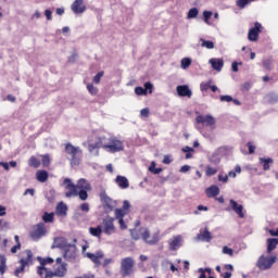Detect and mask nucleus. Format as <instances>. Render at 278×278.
Wrapping results in <instances>:
<instances>
[{"instance_id": "864d4df0", "label": "nucleus", "mask_w": 278, "mask_h": 278, "mask_svg": "<svg viewBox=\"0 0 278 278\" xmlns=\"http://www.w3.org/2000/svg\"><path fill=\"white\" fill-rule=\"evenodd\" d=\"M223 253H224V255H230V257H232V255H233V250H232L231 248L225 245V247L223 248Z\"/></svg>"}, {"instance_id": "cd10ccee", "label": "nucleus", "mask_w": 278, "mask_h": 278, "mask_svg": "<svg viewBox=\"0 0 278 278\" xmlns=\"http://www.w3.org/2000/svg\"><path fill=\"white\" fill-rule=\"evenodd\" d=\"M198 240H201L202 242H210L212 240V232L206 228L202 233L198 235Z\"/></svg>"}, {"instance_id": "ea45409f", "label": "nucleus", "mask_w": 278, "mask_h": 278, "mask_svg": "<svg viewBox=\"0 0 278 278\" xmlns=\"http://www.w3.org/2000/svg\"><path fill=\"white\" fill-rule=\"evenodd\" d=\"M218 173V169L212 167V166H206L205 175L206 177H214Z\"/></svg>"}, {"instance_id": "bf43d9fd", "label": "nucleus", "mask_w": 278, "mask_h": 278, "mask_svg": "<svg viewBox=\"0 0 278 278\" xmlns=\"http://www.w3.org/2000/svg\"><path fill=\"white\" fill-rule=\"evenodd\" d=\"M141 118H149V108L142 109L140 111Z\"/></svg>"}, {"instance_id": "4468645a", "label": "nucleus", "mask_w": 278, "mask_h": 278, "mask_svg": "<svg viewBox=\"0 0 278 278\" xmlns=\"http://www.w3.org/2000/svg\"><path fill=\"white\" fill-rule=\"evenodd\" d=\"M195 121L200 125H203V127H213V125H216V119L212 115H199Z\"/></svg>"}, {"instance_id": "9b49d317", "label": "nucleus", "mask_w": 278, "mask_h": 278, "mask_svg": "<svg viewBox=\"0 0 278 278\" xmlns=\"http://www.w3.org/2000/svg\"><path fill=\"white\" fill-rule=\"evenodd\" d=\"M114 218L113 217H106L103 219V233L106 236H112V233H116V226H114Z\"/></svg>"}, {"instance_id": "5701e85b", "label": "nucleus", "mask_w": 278, "mask_h": 278, "mask_svg": "<svg viewBox=\"0 0 278 278\" xmlns=\"http://www.w3.org/2000/svg\"><path fill=\"white\" fill-rule=\"evenodd\" d=\"M115 182L122 190H127V188H129V180L125 176H116Z\"/></svg>"}, {"instance_id": "a18cd8bd", "label": "nucleus", "mask_w": 278, "mask_h": 278, "mask_svg": "<svg viewBox=\"0 0 278 278\" xmlns=\"http://www.w3.org/2000/svg\"><path fill=\"white\" fill-rule=\"evenodd\" d=\"M211 87H212V80H208L207 83H201L200 90L202 92H205V91L210 90Z\"/></svg>"}, {"instance_id": "9d476101", "label": "nucleus", "mask_w": 278, "mask_h": 278, "mask_svg": "<svg viewBox=\"0 0 278 278\" xmlns=\"http://www.w3.org/2000/svg\"><path fill=\"white\" fill-rule=\"evenodd\" d=\"M141 238L146 242V244H150L151 247H153L160 242V232H154L151 237V232H149V229H144Z\"/></svg>"}, {"instance_id": "2eb2a0df", "label": "nucleus", "mask_w": 278, "mask_h": 278, "mask_svg": "<svg viewBox=\"0 0 278 278\" xmlns=\"http://www.w3.org/2000/svg\"><path fill=\"white\" fill-rule=\"evenodd\" d=\"M176 92L178 97H187V99L192 98V90L188 85H179L176 87Z\"/></svg>"}, {"instance_id": "bb28decb", "label": "nucleus", "mask_w": 278, "mask_h": 278, "mask_svg": "<svg viewBox=\"0 0 278 278\" xmlns=\"http://www.w3.org/2000/svg\"><path fill=\"white\" fill-rule=\"evenodd\" d=\"M96 142L100 149H105V151H108L110 139H106L105 136L98 137Z\"/></svg>"}, {"instance_id": "4d7b16f0", "label": "nucleus", "mask_w": 278, "mask_h": 278, "mask_svg": "<svg viewBox=\"0 0 278 278\" xmlns=\"http://www.w3.org/2000/svg\"><path fill=\"white\" fill-rule=\"evenodd\" d=\"M103 75H104L103 72H99V73L93 77L94 84H101V77H103Z\"/></svg>"}, {"instance_id": "338daca9", "label": "nucleus", "mask_w": 278, "mask_h": 278, "mask_svg": "<svg viewBox=\"0 0 278 278\" xmlns=\"http://www.w3.org/2000/svg\"><path fill=\"white\" fill-rule=\"evenodd\" d=\"M129 207H131V204H129V201H124L123 202V212H127V210H129Z\"/></svg>"}, {"instance_id": "7ed1b4c3", "label": "nucleus", "mask_w": 278, "mask_h": 278, "mask_svg": "<svg viewBox=\"0 0 278 278\" xmlns=\"http://www.w3.org/2000/svg\"><path fill=\"white\" fill-rule=\"evenodd\" d=\"M65 153L70 155L71 166H79L81 164V155L84 151L79 147H75L72 143H65Z\"/></svg>"}, {"instance_id": "473e14b6", "label": "nucleus", "mask_w": 278, "mask_h": 278, "mask_svg": "<svg viewBox=\"0 0 278 278\" xmlns=\"http://www.w3.org/2000/svg\"><path fill=\"white\" fill-rule=\"evenodd\" d=\"M253 1L255 0H237L236 5L237 8H240V10H244V8H247V5L250 3H253Z\"/></svg>"}, {"instance_id": "4be33fe9", "label": "nucleus", "mask_w": 278, "mask_h": 278, "mask_svg": "<svg viewBox=\"0 0 278 278\" xmlns=\"http://www.w3.org/2000/svg\"><path fill=\"white\" fill-rule=\"evenodd\" d=\"M66 263L61 264L59 267L55 268L54 271H52V277H65L66 276Z\"/></svg>"}, {"instance_id": "052dcab7", "label": "nucleus", "mask_w": 278, "mask_h": 278, "mask_svg": "<svg viewBox=\"0 0 278 278\" xmlns=\"http://www.w3.org/2000/svg\"><path fill=\"white\" fill-rule=\"evenodd\" d=\"M80 210H81V212H85L86 214H88V212H90V204H88V203H83V204L80 205Z\"/></svg>"}, {"instance_id": "1a4fd4ad", "label": "nucleus", "mask_w": 278, "mask_h": 278, "mask_svg": "<svg viewBox=\"0 0 278 278\" xmlns=\"http://www.w3.org/2000/svg\"><path fill=\"white\" fill-rule=\"evenodd\" d=\"M43 236H47V227H45V223H39L30 232V238L37 242V240H40V238H43Z\"/></svg>"}, {"instance_id": "e433bc0d", "label": "nucleus", "mask_w": 278, "mask_h": 278, "mask_svg": "<svg viewBox=\"0 0 278 278\" xmlns=\"http://www.w3.org/2000/svg\"><path fill=\"white\" fill-rule=\"evenodd\" d=\"M55 217L54 213H43L42 220L43 223H53V218Z\"/></svg>"}, {"instance_id": "f8f14e48", "label": "nucleus", "mask_w": 278, "mask_h": 278, "mask_svg": "<svg viewBox=\"0 0 278 278\" xmlns=\"http://www.w3.org/2000/svg\"><path fill=\"white\" fill-rule=\"evenodd\" d=\"M260 34H262V24L260 22H255L254 27H252L248 33V39L250 42H256L260 38Z\"/></svg>"}, {"instance_id": "dca6fc26", "label": "nucleus", "mask_w": 278, "mask_h": 278, "mask_svg": "<svg viewBox=\"0 0 278 278\" xmlns=\"http://www.w3.org/2000/svg\"><path fill=\"white\" fill-rule=\"evenodd\" d=\"M127 215V212L123 211V208H115V218L118 220V225L121 229L125 230L127 229V225H125V216Z\"/></svg>"}, {"instance_id": "09e8293b", "label": "nucleus", "mask_w": 278, "mask_h": 278, "mask_svg": "<svg viewBox=\"0 0 278 278\" xmlns=\"http://www.w3.org/2000/svg\"><path fill=\"white\" fill-rule=\"evenodd\" d=\"M135 93L138 94L139 97H142V96L147 94V89H144L142 87H136Z\"/></svg>"}, {"instance_id": "4c0bfd02", "label": "nucleus", "mask_w": 278, "mask_h": 278, "mask_svg": "<svg viewBox=\"0 0 278 278\" xmlns=\"http://www.w3.org/2000/svg\"><path fill=\"white\" fill-rule=\"evenodd\" d=\"M7 258L3 255H0V275H5V268H7Z\"/></svg>"}, {"instance_id": "58836bf2", "label": "nucleus", "mask_w": 278, "mask_h": 278, "mask_svg": "<svg viewBox=\"0 0 278 278\" xmlns=\"http://www.w3.org/2000/svg\"><path fill=\"white\" fill-rule=\"evenodd\" d=\"M201 47H204L205 49H214V42L210 40H205L203 38L200 39Z\"/></svg>"}, {"instance_id": "a878e982", "label": "nucleus", "mask_w": 278, "mask_h": 278, "mask_svg": "<svg viewBox=\"0 0 278 278\" xmlns=\"http://www.w3.org/2000/svg\"><path fill=\"white\" fill-rule=\"evenodd\" d=\"M37 181L45 184L49 179V173L47 170H38L36 173Z\"/></svg>"}, {"instance_id": "2f4dec72", "label": "nucleus", "mask_w": 278, "mask_h": 278, "mask_svg": "<svg viewBox=\"0 0 278 278\" xmlns=\"http://www.w3.org/2000/svg\"><path fill=\"white\" fill-rule=\"evenodd\" d=\"M265 101L267 103H278V93H275V92H269L265 96Z\"/></svg>"}, {"instance_id": "f3484780", "label": "nucleus", "mask_w": 278, "mask_h": 278, "mask_svg": "<svg viewBox=\"0 0 278 278\" xmlns=\"http://www.w3.org/2000/svg\"><path fill=\"white\" fill-rule=\"evenodd\" d=\"M71 8L74 14H84L86 12V5L84 4V0H75L72 3Z\"/></svg>"}, {"instance_id": "69168bd1", "label": "nucleus", "mask_w": 278, "mask_h": 278, "mask_svg": "<svg viewBox=\"0 0 278 278\" xmlns=\"http://www.w3.org/2000/svg\"><path fill=\"white\" fill-rule=\"evenodd\" d=\"M241 90H245V92H249V90H251V83H244L241 86Z\"/></svg>"}, {"instance_id": "603ef678", "label": "nucleus", "mask_w": 278, "mask_h": 278, "mask_svg": "<svg viewBox=\"0 0 278 278\" xmlns=\"http://www.w3.org/2000/svg\"><path fill=\"white\" fill-rule=\"evenodd\" d=\"M98 149H101V148L99 147V143H97V141H96V143H90L88 146L89 153H92V152L97 151Z\"/></svg>"}, {"instance_id": "e2e57ef3", "label": "nucleus", "mask_w": 278, "mask_h": 278, "mask_svg": "<svg viewBox=\"0 0 278 278\" xmlns=\"http://www.w3.org/2000/svg\"><path fill=\"white\" fill-rule=\"evenodd\" d=\"M203 16H204L205 23H207L210 18H212V11H204Z\"/></svg>"}, {"instance_id": "c9c22d12", "label": "nucleus", "mask_w": 278, "mask_h": 278, "mask_svg": "<svg viewBox=\"0 0 278 278\" xmlns=\"http://www.w3.org/2000/svg\"><path fill=\"white\" fill-rule=\"evenodd\" d=\"M37 261L39 262V266H46L47 264H53V258L51 257H46V258H42L41 256H38L37 257Z\"/></svg>"}, {"instance_id": "c756f323", "label": "nucleus", "mask_w": 278, "mask_h": 278, "mask_svg": "<svg viewBox=\"0 0 278 278\" xmlns=\"http://www.w3.org/2000/svg\"><path fill=\"white\" fill-rule=\"evenodd\" d=\"M89 233L93 236V238H101V233H103V227L98 226V227H90L89 228Z\"/></svg>"}, {"instance_id": "5fc2aeb1", "label": "nucleus", "mask_w": 278, "mask_h": 278, "mask_svg": "<svg viewBox=\"0 0 278 278\" xmlns=\"http://www.w3.org/2000/svg\"><path fill=\"white\" fill-rule=\"evenodd\" d=\"M217 179H218V181H220L222 184H227V181H229V176H228V175L219 174V175L217 176Z\"/></svg>"}, {"instance_id": "72a5a7b5", "label": "nucleus", "mask_w": 278, "mask_h": 278, "mask_svg": "<svg viewBox=\"0 0 278 278\" xmlns=\"http://www.w3.org/2000/svg\"><path fill=\"white\" fill-rule=\"evenodd\" d=\"M191 64H192V60L190 58H184L180 61V66H181L182 71L190 68Z\"/></svg>"}, {"instance_id": "412c9836", "label": "nucleus", "mask_w": 278, "mask_h": 278, "mask_svg": "<svg viewBox=\"0 0 278 278\" xmlns=\"http://www.w3.org/2000/svg\"><path fill=\"white\" fill-rule=\"evenodd\" d=\"M184 242V239H181V236H176L173 238V240L169 242V249L170 251H177V249H179V247H181Z\"/></svg>"}, {"instance_id": "6e6d98bb", "label": "nucleus", "mask_w": 278, "mask_h": 278, "mask_svg": "<svg viewBox=\"0 0 278 278\" xmlns=\"http://www.w3.org/2000/svg\"><path fill=\"white\" fill-rule=\"evenodd\" d=\"M130 236L132 240H140V233H138L137 229H130Z\"/></svg>"}, {"instance_id": "c85d7f7f", "label": "nucleus", "mask_w": 278, "mask_h": 278, "mask_svg": "<svg viewBox=\"0 0 278 278\" xmlns=\"http://www.w3.org/2000/svg\"><path fill=\"white\" fill-rule=\"evenodd\" d=\"M66 212H68V206H66L64 202H60L56 205V214H59V216H66Z\"/></svg>"}, {"instance_id": "f257e3e1", "label": "nucleus", "mask_w": 278, "mask_h": 278, "mask_svg": "<svg viewBox=\"0 0 278 278\" xmlns=\"http://www.w3.org/2000/svg\"><path fill=\"white\" fill-rule=\"evenodd\" d=\"M63 184L65 185V197L71 199L72 197H78L80 201H88V192L92 190V185L86 178H80L77 184H73L71 178H65Z\"/></svg>"}, {"instance_id": "b1692460", "label": "nucleus", "mask_w": 278, "mask_h": 278, "mask_svg": "<svg viewBox=\"0 0 278 278\" xmlns=\"http://www.w3.org/2000/svg\"><path fill=\"white\" fill-rule=\"evenodd\" d=\"M206 194L210 199H214L220 194V188H218L216 185H213L206 189Z\"/></svg>"}, {"instance_id": "a211bd4d", "label": "nucleus", "mask_w": 278, "mask_h": 278, "mask_svg": "<svg viewBox=\"0 0 278 278\" xmlns=\"http://www.w3.org/2000/svg\"><path fill=\"white\" fill-rule=\"evenodd\" d=\"M231 210L237 213L239 218H244V206L242 204H238L236 200H230Z\"/></svg>"}, {"instance_id": "79ce46f5", "label": "nucleus", "mask_w": 278, "mask_h": 278, "mask_svg": "<svg viewBox=\"0 0 278 278\" xmlns=\"http://www.w3.org/2000/svg\"><path fill=\"white\" fill-rule=\"evenodd\" d=\"M199 16V9L192 8L189 10L187 18H197Z\"/></svg>"}, {"instance_id": "c03bdc74", "label": "nucleus", "mask_w": 278, "mask_h": 278, "mask_svg": "<svg viewBox=\"0 0 278 278\" xmlns=\"http://www.w3.org/2000/svg\"><path fill=\"white\" fill-rule=\"evenodd\" d=\"M46 199H48V201L50 203H53V201H55V191H54V189L49 190V192L46 194Z\"/></svg>"}, {"instance_id": "f03ea898", "label": "nucleus", "mask_w": 278, "mask_h": 278, "mask_svg": "<svg viewBox=\"0 0 278 278\" xmlns=\"http://www.w3.org/2000/svg\"><path fill=\"white\" fill-rule=\"evenodd\" d=\"M74 243H68V239L64 237H56L53 240L51 249H60L65 262H75L77 260V239L73 240Z\"/></svg>"}, {"instance_id": "0e129e2a", "label": "nucleus", "mask_w": 278, "mask_h": 278, "mask_svg": "<svg viewBox=\"0 0 278 278\" xmlns=\"http://www.w3.org/2000/svg\"><path fill=\"white\" fill-rule=\"evenodd\" d=\"M248 148L250 155H253V153H255V146H253L252 142H248Z\"/></svg>"}, {"instance_id": "de8ad7c7", "label": "nucleus", "mask_w": 278, "mask_h": 278, "mask_svg": "<svg viewBox=\"0 0 278 278\" xmlns=\"http://www.w3.org/2000/svg\"><path fill=\"white\" fill-rule=\"evenodd\" d=\"M143 90H146V94L147 91H149V94H153V84H151L150 81L146 83Z\"/></svg>"}, {"instance_id": "423d86ee", "label": "nucleus", "mask_w": 278, "mask_h": 278, "mask_svg": "<svg viewBox=\"0 0 278 278\" xmlns=\"http://www.w3.org/2000/svg\"><path fill=\"white\" fill-rule=\"evenodd\" d=\"M277 262V256H265L261 255L256 262L257 268L261 270H270L273 264Z\"/></svg>"}, {"instance_id": "3c124183", "label": "nucleus", "mask_w": 278, "mask_h": 278, "mask_svg": "<svg viewBox=\"0 0 278 278\" xmlns=\"http://www.w3.org/2000/svg\"><path fill=\"white\" fill-rule=\"evenodd\" d=\"M263 66L264 68H266L267 71H270L271 66H273V61L270 59H266L263 61Z\"/></svg>"}, {"instance_id": "37998d69", "label": "nucleus", "mask_w": 278, "mask_h": 278, "mask_svg": "<svg viewBox=\"0 0 278 278\" xmlns=\"http://www.w3.org/2000/svg\"><path fill=\"white\" fill-rule=\"evenodd\" d=\"M149 170H150V173H153L154 175H160V173H162V168H160V167L156 168L155 167V162L154 161L149 166Z\"/></svg>"}, {"instance_id": "49530a36", "label": "nucleus", "mask_w": 278, "mask_h": 278, "mask_svg": "<svg viewBox=\"0 0 278 278\" xmlns=\"http://www.w3.org/2000/svg\"><path fill=\"white\" fill-rule=\"evenodd\" d=\"M87 90L92 96H94V94H97V92H99V89H97V87H94V85H92V84L87 85Z\"/></svg>"}, {"instance_id": "0eeeda50", "label": "nucleus", "mask_w": 278, "mask_h": 278, "mask_svg": "<svg viewBox=\"0 0 278 278\" xmlns=\"http://www.w3.org/2000/svg\"><path fill=\"white\" fill-rule=\"evenodd\" d=\"M106 151L108 153H119V151H125V146L118 138L110 137Z\"/></svg>"}, {"instance_id": "39448f33", "label": "nucleus", "mask_w": 278, "mask_h": 278, "mask_svg": "<svg viewBox=\"0 0 278 278\" xmlns=\"http://www.w3.org/2000/svg\"><path fill=\"white\" fill-rule=\"evenodd\" d=\"M134 266H136V261L134 257H125L121 262V275L122 277H129L134 275Z\"/></svg>"}, {"instance_id": "13d9d810", "label": "nucleus", "mask_w": 278, "mask_h": 278, "mask_svg": "<svg viewBox=\"0 0 278 278\" xmlns=\"http://www.w3.org/2000/svg\"><path fill=\"white\" fill-rule=\"evenodd\" d=\"M219 101L229 103L233 101V98L231 96H220Z\"/></svg>"}, {"instance_id": "a19ab883", "label": "nucleus", "mask_w": 278, "mask_h": 278, "mask_svg": "<svg viewBox=\"0 0 278 278\" xmlns=\"http://www.w3.org/2000/svg\"><path fill=\"white\" fill-rule=\"evenodd\" d=\"M29 166H33V168H38L40 166V161L36 159V156H31L28 161Z\"/></svg>"}, {"instance_id": "680f3d73", "label": "nucleus", "mask_w": 278, "mask_h": 278, "mask_svg": "<svg viewBox=\"0 0 278 278\" xmlns=\"http://www.w3.org/2000/svg\"><path fill=\"white\" fill-rule=\"evenodd\" d=\"M238 66H242V62H232V64H231V68H232V72L233 73H238Z\"/></svg>"}, {"instance_id": "aec40b11", "label": "nucleus", "mask_w": 278, "mask_h": 278, "mask_svg": "<svg viewBox=\"0 0 278 278\" xmlns=\"http://www.w3.org/2000/svg\"><path fill=\"white\" fill-rule=\"evenodd\" d=\"M208 63L214 71H217V73H220L223 71V66H225V61H223V59H211Z\"/></svg>"}, {"instance_id": "8fccbe9b", "label": "nucleus", "mask_w": 278, "mask_h": 278, "mask_svg": "<svg viewBox=\"0 0 278 278\" xmlns=\"http://www.w3.org/2000/svg\"><path fill=\"white\" fill-rule=\"evenodd\" d=\"M51 164V157L49 154L42 155V166H49Z\"/></svg>"}, {"instance_id": "393cba45", "label": "nucleus", "mask_w": 278, "mask_h": 278, "mask_svg": "<svg viewBox=\"0 0 278 278\" xmlns=\"http://www.w3.org/2000/svg\"><path fill=\"white\" fill-rule=\"evenodd\" d=\"M278 239L277 238H269L267 239V253H273L277 249Z\"/></svg>"}, {"instance_id": "7c9ffc66", "label": "nucleus", "mask_w": 278, "mask_h": 278, "mask_svg": "<svg viewBox=\"0 0 278 278\" xmlns=\"http://www.w3.org/2000/svg\"><path fill=\"white\" fill-rule=\"evenodd\" d=\"M258 162L260 164H263V170H270V164H273L274 161L271 157H268V159L260 157Z\"/></svg>"}, {"instance_id": "6e6552de", "label": "nucleus", "mask_w": 278, "mask_h": 278, "mask_svg": "<svg viewBox=\"0 0 278 278\" xmlns=\"http://www.w3.org/2000/svg\"><path fill=\"white\" fill-rule=\"evenodd\" d=\"M227 151V147H219L217 148L211 155H208L207 160L211 164H214V166H218L220 164V160L223 159V155H225Z\"/></svg>"}, {"instance_id": "20e7f679", "label": "nucleus", "mask_w": 278, "mask_h": 278, "mask_svg": "<svg viewBox=\"0 0 278 278\" xmlns=\"http://www.w3.org/2000/svg\"><path fill=\"white\" fill-rule=\"evenodd\" d=\"M24 253L26 254V257H22L20 260L21 266L15 269V277H21V273H25V266L34 264V253L31 252V250H25Z\"/></svg>"}, {"instance_id": "ddd939ff", "label": "nucleus", "mask_w": 278, "mask_h": 278, "mask_svg": "<svg viewBox=\"0 0 278 278\" xmlns=\"http://www.w3.org/2000/svg\"><path fill=\"white\" fill-rule=\"evenodd\" d=\"M100 199L102 203H104V206L108 207L109 212H114V208L116 207V201L110 198L105 191L100 193Z\"/></svg>"}, {"instance_id": "774afa93", "label": "nucleus", "mask_w": 278, "mask_h": 278, "mask_svg": "<svg viewBox=\"0 0 278 278\" xmlns=\"http://www.w3.org/2000/svg\"><path fill=\"white\" fill-rule=\"evenodd\" d=\"M21 249V243L15 244L13 248H11V253H17Z\"/></svg>"}, {"instance_id": "6ab92c4d", "label": "nucleus", "mask_w": 278, "mask_h": 278, "mask_svg": "<svg viewBox=\"0 0 278 278\" xmlns=\"http://www.w3.org/2000/svg\"><path fill=\"white\" fill-rule=\"evenodd\" d=\"M37 274L40 278H53V270L43 267L42 265L37 267Z\"/></svg>"}, {"instance_id": "f704fd0d", "label": "nucleus", "mask_w": 278, "mask_h": 278, "mask_svg": "<svg viewBox=\"0 0 278 278\" xmlns=\"http://www.w3.org/2000/svg\"><path fill=\"white\" fill-rule=\"evenodd\" d=\"M86 257H88L89 260H91V262H93V264H97V266H101V261L99 260V257L97 256V254L87 252V253H86Z\"/></svg>"}]
</instances>
